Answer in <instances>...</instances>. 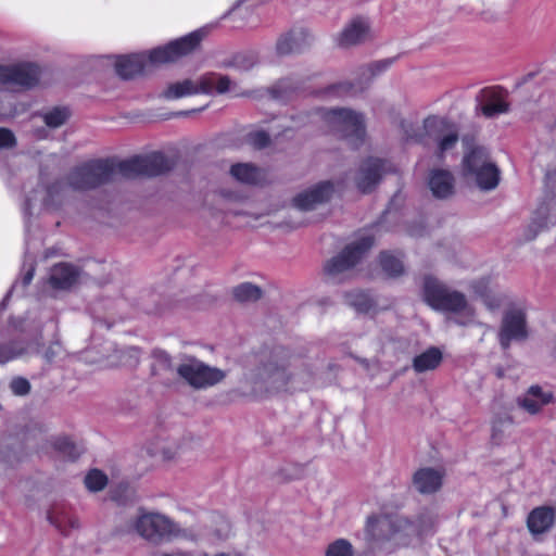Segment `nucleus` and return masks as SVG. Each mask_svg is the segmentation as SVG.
<instances>
[{
    "label": "nucleus",
    "mask_w": 556,
    "mask_h": 556,
    "mask_svg": "<svg viewBox=\"0 0 556 556\" xmlns=\"http://www.w3.org/2000/svg\"><path fill=\"white\" fill-rule=\"evenodd\" d=\"M314 371L300 356L285 348H275L263 355L249 379L267 391L303 389L312 383Z\"/></svg>",
    "instance_id": "1"
},
{
    "label": "nucleus",
    "mask_w": 556,
    "mask_h": 556,
    "mask_svg": "<svg viewBox=\"0 0 556 556\" xmlns=\"http://www.w3.org/2000/svg\"><path fill=\"white\" fill-rule=\"evenodd\" d=\"M119 176L118 162L110 159H97L75 166L65 181H54L46 189L43 205L58 208L65 200L67 190L84 191L111 182Z\"/></svg>",
    "instance_id": "2"
},
{
    "label": "nucleus",
    "mask_w": 556,
    "mask_h": 556,
    "mask_svg": "<svg viewBox=\"0 0 556 556\" xmlns=\"http://www.w3.org/2000/svg\"><path fill=\"white\" fill-rule=\"evenodd\" d=\"M202 31L195 30L164 47H159L146 54H132L122 56L115 64L118 76L130 79L146 72L148 65H160L176 62L180 58L191 53L202 40Z\"/></svg>",
    "instance_id": "3"
},
{
    "label": "nucleus",
    "mask_w": 556,
    "mask_h": 556,
    "mask_svg": "<svg viewBox=\"0 0 556 556\" xmlns=\"http://www.w3.org/2000/svg\"><path fill=\"white\" fill-rule=\"evenodd\" d=\"M435 517L429 513L421 514L416 521L404 517H377L368 519L367 531L375 541H395L409 544L414 536L421 538L432 532Z\"/></svg>",
    "instance_id": "4"
},
{
    "label": "nucleus",
    "mask_w": 556,
    "mask_h": 556,
    "mask_svg": "<svg viewBox=\"0 0 556 556\" xmlns=\"http://www.w3.org/2000/svg\"><path fill=\"white\" fill-rule=\"evenodd\" d=\"M425 302L434 311L450 314H460L466 320H457L460 325L473 318V308L469 305L464 293L447 287L433 276H426L422 283Z\"/></svg>",
    "instance_id": "5"
},
{
    "label": "nucleus",
    "mask_w": 556,
    "mask_h": 556,
    "mask_svg": "<svg viewBox=\"0 0 556 556\" xmlns=\"http://www.w3.org/2000/svg\"><path fill=\"white\" fill-rule=\"evenodd\" d=\"M330 131L345 139L352 148H357L365 137L363 115L348 109H334L325 114Z\"/></svg>",
    "instance_id": "6"
},
{
    "label": "nucleus",
    "mask_w": 556,
    "mask_h": 556,
    "mask_svg": "<svg viewBox=\"0 0 556 556\" xmlns=\"http://www.w3.org/2000/svg\"><path fill=\"white\" fill-rule=\"evenodd\" d=\"M135 528L140 536L152 543L186 535L185 530L180 529L176 522L159 513L142 514L137 518Z\"/></svg>",
    "instance_id": "7"
},
{
    "label": "nucleus",
    "mask_w": 556,
    "mask_h": 556,
    "mask_svg": "<svg viewBox=\"0 0 556 556\" xmlns=\"http://www.w3.org/2000/svg\"><path fill=\"white\" fill-rule=\"evenodd\" d=\"M178 379L184 380L194 389H206L215 386L225 378V372L211 367L202 361L182 355L178 361Z\"/></svg>",
    "instance_id": "8"
},
{
    "label": "nucleus",
    "mask_w": 556,
    "mask_h": 556,
    "mask_svg": "<svg viewBox=\"0 0 556 556\" xmlns=\"http://www.w3.org/2000/svg\"><path fill=\"white\" fill-rule=\"evenodd\" d=\"M467 175L473 176L481 190L495 189L500 181L497 167L489 162L488 153L482 148L473 149L464 159Z\"/></svg>",
    "instance_id": "9"
},
{
    "label": "nucleus",
    "mask_w": 556,
    "mask_h": 556,
    "mask_svg": "<svg viewBox=\"0 0 556 556\" xmlns=\"http://www.w3.org/2000/svg\"><path fill=\"white\" fill-rule=\"evenodd\" d=\"M118 168L119 176L124 178L154 177L168 172L172 168V164L162 153H153L118 162Z\"/></svg>",
    "instance_id": "10"
},
{
    "label": "nucleus",
    "mask_w": 556,
    "mask_h": 556,
    "mask_svg": "<svg viewBox=\"0 0 556 556\" xmlns=\"http://www.w3.org/2000/svg\"><path fill=\"white\" fill-rule=\"evenodd\" d=\"M372 245L374 238L370 236H363L352 242L345 247L341 253L326 263V274L331 278H336L340 274L349 270L364 257Z\"/></svg>",
    "instance_id": "11"
},
{
    "label": "nucleus",
    "mask_w": 556,
    "mask_h": 556,
    "mask_svg": "<svg viewBox=\"0 0 556 556\" xmlns=\"http://www.w3.org/2000/svg\"><path fill=\"white\" fill-rule=\"evenodd\" d=\"M528 337L526 313L521 308L513 307L505 311L498 332L501 346L506 350L511 341H521Z\"/></svg>",
    "instance_id": "12"
},
{
    "label": "nucleus",
    "mask_w": 556,
    "mask_h": 556,
    "mask_svg": "<svg viewBox=\"0 0 556 556\" xmlns=\"http://www.w3.org/2000/svg\"><path fill=\"white\" fill-rule=\"evenodd\" d=\"M39 67L33 63L0 65V87L30 88L38 83Z\"/></svg>",
    "instance_id": "13"
},
{
    "label": "nucleus",
    "mask_w": 556,
    "mask_h": 556,
    "mask_svg": "<svg viewBox=\"0 0 556 556\" xmlns=\"http://www.w3.org/2000/svg\"><path fill=\"white\" fill-rule=\"evenodd\" d=\"M424 128L429 137L438 141L440 153L453 149L458 142L457 126L444 117L431 116L426 118Z\"/></svg>",
    "instance_id": "14"
},
{
    "label": "nucleus",
    "mask_w": 556,
    "mask_h": 556,
    "mask_svg": "<svg viewBox=\"0 0 556 556\" xmlns=\"http://www.w3.org/2000/svg\"><path fill=\"white\" fill-rule=\"evenodd\" d=\"M391 163L381 159L370 157L359 167L356 176L357 188L362 192H370L380 181L383 174L392 172Z\"/></svg>",
    "instance_id": "15"
},
{
    "label": "nucleus",
    "mask_w": 556,
    "mask_h": 556,
    "mask_svg": "<svg viewBox=\"0 0 556 556\" xmlns=\"http://www.w3.org/2000/svg\"><path fill=\"white\" fill-rule=\"evenodd\" d=\"M334 192L331 181H320L293 198V205L301 211H311L328 202Z\"/></svg>",
    "instance_id": "16"
},
{
    "label": "nucleus",
    "mask_w": 556,
    "mask_h": 556,
    "mask_svg": "<svg viewBox=\"0 0 556 556\" xmlns=\"http://www.w3.org/2000/svg\"><path fill=\"white\" fill-rule=\"evenodd\" d=\"M151 372L163 384L170 386L178 380V362L163 350L152 352Z\"/></svg>",
    "instance_id": "17"
},
{
    "label": "nucleus",
    "mask_w": 556,
    "mask_h": 556,
    "mask_svg": "<svg viewBox=\"0 0 556 556\" xmlns=\"http://www.w3.org/2000/svg\"><path fill=\"white\" fill-rule=\"evenodd\" d=\"M476 113L493 118L508 111L506 103L498 91L492 88H484L476 97Z\"/></svg>",
    "instance_id": "18"
},
{
    "label": "nucleus",
    "mask_w": 556,
    "mask_h": 556,
    "mask_svg": "<svg viewBox=\"0 0 556 556\" xmlns=\"http://www.w3.org/2000/svg\"><path fill=\"white\" fill-rule=\"evenodd\" d=\"M556 520V511L551 506H539L533 508L527 518V527L535 540L552 530Z\"/></svg>",
    "instance_id": "19"
},
{
    "label": "nucleus",
    "mask_w": 556,
    "mask_h": 556,
    "mask_svg": "<svg viewBox=\"0 0 556 556\" xmlns=\"http://www.w3.org/2000/svg\"><path fill=\"white\" fill-rule=\"evenodd\" d=\"M371 38L369 23L366 18L355 17L345 25L338 42L341 47L361 45Z\"/></svg>",
    "instance_id": "20"
},
{
    "label": "nucleus",
    "mask_w": 556,
    "mask_h": 556,
    "mask_svg": "<svg viewBox=\"0 0 556 556\" xmlns=\"http://www.w3.org/2000/svg\"><path fill=\"white\" fill-rule=\"evenodd\" d=\"M200 93L205 94H223L233 92L236 96L240 93L236 90V83L228 76L218 73H207L199 78Z\"/></svg>",
    "instance_id": "21"
},
{
    "label": "nucleus",
    "mask_w": 556,
    "mask_h": 556,
    "mask_svg": "<svg viewBox=\"0 0 556 556\" xmlns=\"http://www.w3.org/2000/svg\"><path fill=\"white\" fill-rule=\"evenodd\" d=\"M80 278L78 268L71 264L60 263L54 265L49 274L48 282L52 289L67 290Z\"/></svg>",
    "instance_id": "22"
},
{
    "label": "nucleus",
    "mask_w": 556,
    "mask_h": 556,
    "mask_svg": "<svg viewBox=\"0 0 556 556\" xmlns=\"http://www.w3.org/2000/svg\"><path fill=\"white\" fill-rule=\"evenodd\" d=\"M553 393L544 392L540 386H531L527 392L517 400L518 406L531 415H535L541 409L553 402Z\"/></svg>",
    "instance_id": "23"
},
{
    "label": "nucleus",
    "mask_w": 556,
    "mask_h": 556,
    "mask_svg": "<svg viewBox=\"0 0 556 556\" xmlns=\"http://www.w3.org/2000/svg\"><path fill=\"white\" fill-rule=\"evenodd\" d=\"M442 473L433 468H421L414 473L413 485L421 494H432L442 485Z\"/></svg>",
    "instance_id": "24"
},
{
    "label": "nucleus",
    "mask_w": 556,
    "mask_h": 556,
    "mask_svg": "<svg viewBox=\"0 0 556 556\" xmlns=\"http://www.w3.org/2000/svg\"><path fill=\"white\" fill-rule=\"evenodd\" d=\"M471 288L475 293L481 298L483 304L489 311H497L507 300V296L504 293L495 292L490 288L489 278H482L473 281Z\"/></svg>",
    "instance_id": "25"
},
{
    "label": "nucleus",
    "mask_w": 556,
    "mask_h": 556,
    "mask_svg": "<svg viewBox=\"0 0 556 556\" xmlns=\"http://www.w3.org/2000/svg\"><path fill=\"white\" fill-rule=\"evenodd\" d=\"M553 223L554 222L551 214V207L546 204L539 206L538 210L533 213L530 223L523 229V241H531L535 239L541 231L547 229L548 226Z\"/></svg>",
    "instance_id": "26"
},
{
    "label": "nucleus",
    "mask_w": 556,
    "mask_h": 556,
    "mask_svg": "<svg viewBox=\"0 0 556 556\" xmlns=\"http://www.w3.org/2000/svg\"><path fill=\"white\" fill-rule=\"evenodd\" d=\"M308 34L303 29L282 35L276 45L277 52L281 55L300 52L308 45Z\"/></svg>",
    "instance_id": "27"
},
{
    "label": "nucleus",
    "mask_w": 556,
    "mask_h": 556,
    "mask_svg": "<svg viewBox=\"0 0 556 556\" xmlns=\"http://www.w3.org/2000/svg\"><path fill=\"white\" fill-rule=\"evenodd\" d=\"M429 187L435 198L446 199L453 194L454 178L448 170H432L429 177Z\"/></svg>",
    "instance_id": "28"
},
{
    "label": "nucleus",
    "mask_w": 556,
    "mask_h": 556,
    "mask_svg": "<svg viewBox=\"0 0 556 556\" xmlns=\"http://www.w3.org/2000/svg\"><path fill=\"white\" fill-rule=\"evenodd\" d=\"M49 521L62 533L68 534L79 528L78 519L65 506H54L48 513Z\"/></svg>",
    "instance_id": "29"
},
{
    "label": "nucleus",
    "mask_w": 556,
    "mask_h": 556,
    "mask_svg": "<svg viewBox=\"0 0 556 556\" xmlns=\"http://www.w3.org/2000/svg\"><path fill=\"white\" fill-rule=\"evenodd\" d=\"M443 359L442 351L437 346H431L413 358V369L417 374L437 369Z\"/></svg>",
    "instance_id": "30"
},
{
    "label": "nucleus",
    "mask_w": 556,
    "mask_h": 556,
    "mask_svg": "<svg viewBox=\"0 0 556 556\" xmlns=\"http://www.w3.org/2000/svg\"><path fill=\"white\" fill-rule=\"evenodd\" d=\"M231 176L240 182L254 185L262 178L260 168L249 163H238L230 168Z\"/></svg>",
    "instance_id": "31"
},
{
    "label": "nucleus",
    "mask_w": 556,
    "mask_h": 556,
    "mask_svg": "<svg viewBox=\"0 0 556 556\" xmlns=\"http://www.w3.org/2000/svg\"><path fill=\"white\" fill-rule=\"evenodd\" d=\"M199 79L193 81L191 79H185L177 81L167 87L164 91L166 99H178L181 97L200 93Z\"/></svg>",
    "instance_id": "32"
},
{
    "label": "nucleus",
    "mask_w": 556,
    "mask_h": 556,
    "mask_svg": "<svg viewBox=\"0 0 556 556\" xmlns=\"http://www.w3.org/2000/svg\"><path fill=\"white\" fill-rule=\"evenodd\" d=\"M233 298L239 302H255L261 299L263 292L260 287L251 282L238 285L232 290Z\"/></svg>",
    "instance_id": "33"
},
{
    "label": "nucleus",
    "mask_w": 556,
    "mask_h": 556,
    "mask_svg": "<svg viewBox=\"0 0 556 556\" xmlns=\"http://www.w3.org/2000/svg\"><path fill=\"white\" fill-rule=\"evenodd\" d=\"M380 264L383 271L390 277H397L404 273V264L400 255L382 252Z\"/></svg>",
    "instance_id": "34"
},
{
    "label": "nucleus",
    "mask_w": 556,
    "mask_h": 556,
    "mask_svg": "<svg viewBox=\"0 0 556 556\" xmlns=\"http://www.w3.org/2000/svg\"><path fill=\"white\" fill-rule=\"evenodd\" d=\"M345 302L359 313H367L374 306L371 296L367 292L358 290L346 293Z\"/></svg>",
    "instance_id": "35"
},
{
    "label": "nucleus",
    "mask_w": 556,
    "mask_h": 556,
    "mask_svg": "<svg viewBox=\"0 0 556 556\" xmlns=\"http://www.w3.org/2000/svg\"><path fill=\"white\" fill-rule=\"evenodd\" d=\"M354 548L345 539H338L330 543L326 549L325 556H353Z\"/></svg>",
    "instance_id": "36"
},
{
    "label": "nucleus",
    "mask_w": 556,
    "mask_h": 556,
    "mask_svg": "<svg viewBox=\"0 0 556 556\" xmlns=\"http://www.w3.org/2000/svg\"><path fill=\"white\" fill-rule=\"evenodd\" d=\"M70 117V112L65 108H54L43 115L45 123L52 128L62 126Z\"/></svg>",
    "instance_id": "37"
},
{
    "label": "nucleus",
    "mask_w": 556,
    "mask_h": 556,
    "mask_svg": "<svg viewBox=\"0 0 556 556\" xmlns=\"http://www.w3.org/2000/svg\"><path fill=\"white\" fill-rule=\"evenodd\" d=\"M108 483V477L100 470L93 469L85 478V484L88 490L98 492L104 489Z\"/></svg>",
    "instance_id": "38"
},
{
    "label": "nucleus",
    "mask_w": 556,
    "mask_h": 556,
    "mask_svg": "<svg viewBox=\"0 0 556 556\" xmlns=\"http://www.w3.org/2000/svg\"><path fill=\"white\" fill-rule=\"evenodd\" d=\"M9 388L14 395L25 396L30 392L31 386H30V382L26 378L14 377L10 381Z\"/></svg>",
    "instance_id": "39"
},
{
    "label": "nucleus",
    "mask_w": 556,
    "mask_h": 556,
    "mask_svg": "<svg viewBox=\"0 0 556 556\" xmlns=\"http://www.w3.org/2000/svg\"><path fill=\"white\" fill-rule=\"evenodd\" d=\"M55 448L62 453L64 456L70 458H76L78 456V452L73 442L67 438H59L54 442Z\"/></svg>",
    "instance_id": "40"
},
{
    "label": "nucleus",
    "mask_w": 556,
    "mask_h": 556,
    "mask_svg": "<svg viewBox=\"0 0 556 556\" xmlns=\"http://www.w3.org/2000/svg\"><path fill=\"white\" fill-rule=\"evenodd\" d=\"M270 92L274 99L285 101L289 98L290 93L293 92V89L289 81L281 80L271 88Z\"/></svg>",
    "instance_id": "41"
},
{
    "label": "nucleus",
    "mask_w": 556,
    "mask_h": 556,
    "mask_svg": "<svg viewBox=\"0 0 556 556\" xmlns=\"http://www.w3.org/2000/svg\"><path fill=\"white\" fill-rule=\"evenodd\" d=\"M249 142L256 149H263L269 143V136L265 131L250 134Z\"/></svg>",
    "instance_id": "42"
},
{
    "label": "nucleus",
    "mask_w": 556,
    "mask_h": 556,
    "mask_svg": "<svg viewBox=\"0 0 556 556\" xmlns=\"http://www.w3.org/2000/svg\"><path fill=\"white\" fill-rule=\"evenodd\" d=\"M16 138L14 134L4 127H0V149H10L15 147Z\"/></svg>",
    "instance_id": "43"
},
{
    "label": "nucleus",
    "mask_w": 556,
    "mask_h": 556,
    "mask_svg": "<svg viewBox=\"0 0 556 556\" xmlns=\"http://www.w3.org/2000/svg\"><path fill=\"white\" fill-rule=\"evenodd\" d=\"M61 353V344L53 342L42 351L41 356L47 363H52Z\"/></svg>",
    "instance_id": "44"
},
{
    "label": "nucleus",
    "mask_w": 556,
    "mask_h": 556,
    "mask_svg": "<svg viewBox=\"0 0 556 556\" xmlns=\"http://www.w3.org/2000/svg\"><path fill=\"white\" fill-rule=\"evenodd\" d=\"M21 354V351L14 350L10 344H0V364L7 363Z\"/></svg>",
    "instance_id": "45"
},
{
    "label": "nucleus",
    "mask_w": 556,
    "mask_h": 556,
    "mask_svg": "<svg viewBox=\"0 0 556 556\" xmlns=\"http://www.w3.org/2000/svg\"><path fill=\"white\" fill-rule=\"evenodd\" d=\"M123 356H128V361H123V364L135 365L139 361V349L130 346L119 352Z\"/></svg>",
    "instance_id": "46"
},
{
    "label": "nucleus",
    "mask_w": 556,
    "mask_h": 556,
    "mask_svg": "<svg viewBox=\"0 0 556 556\" xmlns=\"http://www.w3.org/2000/svg\"><path fill=\"white\" fill-rule=\"evenodd\" d=\"M219 528L216 529L215 535L218 539H226L230 533V523L223 517L218 518Z\"/></svg>",
    "instance_id": "47"
},
{
    "label": "nucleus",
    "mask_w": 556,
    "mask_h": 556,
    "mask_svg": "<svg viewBox=\"0 0 556 556\" xmlns=\"http://www.w3.org/2000/svg\"><path fill=\"white\" fill-rule=\"evenodd\" d=\"M34 271H35V270H34V267H30V268H29V269L24 274V276H23V278H22V281H21V283H22V286H23V287H27V286L31 282V280H33V278H34Z\"/></svg>",
    "instance_id": "48"
},
{
    "label": "nucleus",
    "mask_w": 556,
    "mask_h": 556,
    "mask_svg": "<svg viewBox=\"0 0 556 556\" xmlns=\"http://www.w3.org/2000/svg\"><path fill=\"white\" fill-rule=\"evenodd\" d=\"M17 285L18 282L14 283L12 289L8 292L7 296L3 299V301L0 303V312L4 311L5 309V305H7V300L9 299L10 294L12 293V291L17 288Z\"/></svg>",
    "instance_id": "49"
},
{
    "label": "nucleus",
    "mask_w": 556,
    "mask_h": 556,
    "mask_svg": "<svg viewBox=\"0 0 556 556\" xmlns=\"http://www.w3.org/2000/svg\"><path fill=\"white\" fill-rule=\"evenodd\" d=\"M402 127L405 129L406 139H410L414 136L406 129V127H410V124L403 122Z\"/></svg>",
    "instance_id": "50"
},
{
    "label": "nucleus",
    "mask_w": 556,
    "mask_h": 556,
    "mask_svg": "<svg viewBox=\"0 0 556 556\" xmlns=\"http://www.w3.org/2000/svg\"><path fill=\"white\" fill-rule=\"evenodd\" d=\"M388 65H389V62L383 61V62H381V63L376 64L375 66H376L379 71H382V70H384Z\"/></svg>",
    "instance_id": "51"
},
{
    "label": "nucleus",
    "mask_w": 556,
    "mask_h": 556,
    "mask_svg": "<svg viewBox=\"0 0 556 556\" xmlns=\"http://www.w3.org/2000/svg\"><path fill=\"white\" fill-rule=\"evenodd\" d=\"M33 201H34V198L29 197V198L26 199V208H25V211H29L30 210V207L33 205Z\"/></svg>",
    "instance_id": "52"
},
{
    "label": "nucleus",
    "mask_w": 556,
    "mask_h": 556,
    "mask_svg": "<svg viewBox=\"0 0 556 556\" xmlns=\"http://www.w3.org/2000/svg\"><path fill=\"white\" fill-rule=\"evenodd\" d=\"M2 409V405L0 404V410Z\"/></svg>",
    "instance_id": "53"
}]
</instances>
